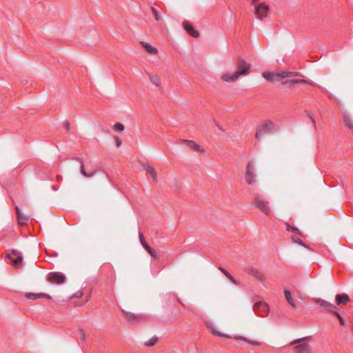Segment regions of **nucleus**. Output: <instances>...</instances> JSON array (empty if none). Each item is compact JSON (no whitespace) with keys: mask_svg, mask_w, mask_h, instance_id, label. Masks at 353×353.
<instances>
[{"mask_svg":"<svg viewBox=\"0 0 353 353\" xmlns=\"http://www.w3.org/2000/svg\"><path fill=\"white\" fill-rule=\"evenodd\" d=\"M250 64L244 60L238 62L237 70L234 72H225L221 75V79L227 83L236 81L241 75H246L250 70Z\"/></svg>","mask_w":353,"mask_h":353,"instance_id":"1","label":"nucleus"},{"mask_svg":"<svg viewBox=\"0 0 353 353\" xmlns=\"http://www.w3.org/2000/svg\"><path fill=\"white\" fill-rule=\"evenodd\" d=\"M298 73L295 72H288V71H281L278 72H263L262 73V76L266 80L270 81L273 83H276L281 81L283 79H285L288 77H294L298 76Z\"/></svg>","mask_w":353,"mask_h":353,"instance_id":"2","label":"nucleus"},{"mask_svg":"<svg viewBox=\"0 0 353 353\" xmlns=\"http://www.w3.org/2000/svg\"><path fill=\"white\" fill-rule=\"evenodd\" d=\"M253 310L257 316L263 318L268 316L270 309L266 303L258 301L253 305Z\"/></svg>","mask_w":353,"mask_h":353,"instance_id":"3","label":"nucleus"},{"mask_svg":"<svg viewBox=\"0 0 353 353\" xmlns=\"http://www.w3.org/2000/svg\"><path fill=\"white\" fill-rule=\"evenodd\" d=\"M245 181L249 185H253L256 181V170L254 164L249 162L245 172Z\"/></svg>","mask_w":353,"mask_h":353,"instance_id":"4","label":"nucleus"},{"mask_svg":"<svg viewBox=\"0 0 353 353\" xmlns=\"http://www.w3.org/2000/svg\"><path fill=\"white\" fill-rule=\"evenodd\" d=\"M269 10V6L265 3H260L254 6V14L257 19L261 20L265 17Z\"/></svg>","mask_w":353,"mask_h":353,"instance_id":"5","label":"nucleus"},{"mask_svg":"<svg viewBox=\"0 0 353 353\" xmlns=\"http://www.w3.org/2000/svg\"><path fill=\"white\" fill-rule=\"evenodd\" d=\"M273 124L272 123H266L261 125L256 132L255 137L259 141H262L264 137L268 134L272 127Z\"/></svg>","mask_w":353,"mask_h":353,"instance_id":"6","label":"nucleus"},{"mask_svg":"<svg viewBox=\"0 0 353 353\" xmlns=\"http://www.w3.org/2000/svg\"><path fill=\"white\" fill-rule=\"evenodd\" d=\"M48 281L52 283L60 285L65 282V276L63 273L59 272H50Z\"/></svg>","mask_w":353,"mask_h":353,"instance_id":"7","label":"nucleus"},{"mask_svg":"<svg viewBox=\"0 0 353 353\" xmlns=\"http://www.w3.org/2000/svg\"><path fill=\"white\" fill-rule=\"evenodd\" d=\"M312 300L316 303L319 304L321 307L325 308L327 311L334 313L336 310V306L334 304L330 303L323 299L319 298H314Z\"/></svg>","mask_w":353,"mask_h":353,"instance_id":"8","label":"nucleus"},{"mask_svg":"<svg viewBox=\"0 0 353 353\" xmlns=\"http://www.w3.org/2000/svg\"><path fill=\"white\" fill-rule=\"evenodd\" d=\"M282 85L288 88H291L296 84L299 83H306L309 84L310 83L304 79H293V77H288L285 79L281 81Z\"/></svg>","mask_w":353,"mask_h":353,"instance_id":"9","label":"nucleus"},{"mask_svg":"<svg viewBox=\"0 0 353 353\" xmlns=\"http://www.w3.org/2000/svg\"><path fill=\"white\" fill-rule=\"evenodd\" d=\"M343 122L346 127L353 130V114L349 112L343 114Z\"/></svg>","mask_w":353,"mask_h":353,"instance_id":"10","label":"nucleus"},{"mask_svg":"<svg viewBox=\"0 0 353 353\" xmlns=\"http://www.w3.org/2000/svg\"><path fill=\"white\" fill-rule=\"evenodd\" d=\"M26 296L29 299H37L40 298H46L48 299H52L51 296L45 293H32L29 292L26 294Z\"/></svg>","mask_w":353,"mask_h":353,"instance_id":"11","label":"nucleus"},{"mask_svg":"<svg viewBox=\"0 0 353 353\" xmlns=\"http://www.w3.org/2000/svg\"><path fill=\"white\" fill-rule=\"evenodd\" d=\"M123 312L125 314L126 319L132 323H137L141 319V315L137 314L131 312L123 310Z\"/></svg>","mask_w":353,"mask_h":353,"instance_id":"12","label":"nucleus"},{"mask_svg":"<svg viewBox=\"0 0 353 353\" xmlns=\"http://www.w3.org/2000/svg\"><path fill=\"white\" fill-rule=\"evenodd\" d=\"M296 353H312L311 348L307 343H301L294 347Z\"/></svg>","mask_w":353,"mask_h":353,"instance_id":"13","label":"nucleus"},{"mask_svg":"<svg viewBox=\"0 0 353 353\" xmlns=\"http://www.w3.org/2000/svg\"><path fill=\"white\" fill-rule=\"evenodd\" d=\"M141 45L142 46V47L144 48V50L150 54H158V50L152 46L150 44L146 43V42H144V41H141L140 42Z\"/></svg>","mask_w":353,"mask_h":353,"instance_id":"14","label":"nucleus"},{"mask_svg":"<svg viewBox=\"0 0 353 353\" xmlns=\"http://www.w3.org/2000/svg\"><path fill=\"white\" fill-rule=\"evenodd\" d=\"M183 26L185 28V30L193 37L196 38L199 37V34L197 31L194 30L193 29V27L190 23H189L188 21H185L183 23Z\"/></svg>","mask_w":353,"mask_h":353,"instance_id":"15","label":"nucleus"},{"mask_svg":"<svg viewBox=\"0 0 353 353\" xmlns=\"http://www.w3.org/2000/svg\"><path fill=\"white\" fill-rule=\"evenodd\" d=\"M183 142L184 143H186L188 146L190 147V148H192L201 153H203L204 152V149L201 148L200 145H199L195 141H192V140H182Z\"/></svg>","mask_w":353,"mask_h":353,"instance_id":"16","label":"nucleus"},{"mask_svg":"<svg viewBox=\"0 0 353 353\" xmlns=\"http://www.w3.org/2000/svg\"><path fill=\"white\" fill-rule=\"evenodd\" d=\"M247 272L250 275L255 276L256 278H257L260 281H263L264 280L263 275L258 270H256V269H255L254 268H252V267L249 268L247 270Z\"/></svg>","mask_w":353,"mask_h":353,"instance_id":"17","label":"nucleus"},{"mask_svg":"<svg viewBox=\"0 0 353 353\" xmlns=\"http://www.w3.org/2000/svg\"><path fill=\"white\" fill-rule=\"evenodd\" d=\"M336 301L338 305L343 304L345 305L350 301V298L346 294H337L336 296Z\"/></svg>","mask_w":353,"mask_h":353,"instance_id":"18","label":"nucleus"},{"mask_svg":"<svg viewBox=\"0 0 353 353\" xmlns=\"http://www.w3.org/2000/svg\"><path fill=\"white\" fill-rule=\"evenodd\" d=\"M12 254L17 256V258L12 260V263L14 266H18L23 260L21 254L17 250H12Z\"/></svg>","mask_w":353,"mask_h":353,"instance_id":"19","label":"nucleus"},{"mask_svg":"<svg viewBox=\"0 0 353 353\" xmlns=\"http://www.w3.org/2000/svg\"><path fill=\"white\" fill-rule=\"evenodd\" d=\"M142 166H143V169L151 175L152 178L154 180L157 179V174L153 168H152L150 165H149L148 164H145V163L142 164Z\"/></svg>","mask_w":353,"mask_h":353,"instance_id":"20","label":"nucleus"},{"mask_svg":"<svg viewBox=\"0 0 353 353\" xmlns=\"http://www.w3.org/2000/svg\"><path fill=\"white\" fill-rule=\"evenodd\" d=\"M256 205L257 208L263 210L265 213L268 214L270 212V208L267 205V204L261 201V200H257L256 201Z\"/></svg>","mask_w":353,"mask_h":353,"instance_id":"21","label":"nucleus"},{"mask_svg":"<svg viewBox=\"0 0 353 353\" xmlns=\"http://www.w3.org/2000/svg\"><path fill=\"white\" fill-rule=\"evenodd\" d=\"M149 78L150 81L157 86H160L161 85V78L158 74H150L149 75Z\"/></svg>","mask_w":353,"mask_h":353,"instance_id":"22","label":"nucleus"},{"mask_svg":"<svg viewBox=\"0 0 353 353\" xmlns=\"http://www.w3.org/2000/svg\"><path fill=\"white\" fill-rule=\"evenodd\" d=\"M285 224H286L287 230L288 231H290L293 233H296L301 237H305L304 234L303 232H300L297 228L290 225L287 222Z\"/></svg>","mask_w":353,"mask_h":353,"instance_id":"23","label":"nucleus"},{"mask_svg":"<svg viewBox=\"0 0 353 353\" xmlns=\"http://www.w3.org/2000/svg\"><path fill=\"white\" fill-rule=\"evenodd\" d=\"M284 295H285V297L286 300L288 301V303L291 306L294 307H295V303H294V300L292 299V297L290 292L287 290H284Z\"/></svg>","mask_w":353,"mask_h":353,"instance_id":"24","label":"nucleus"},{"mask_svg":"<svg viewBox=\"0 0 353 353\" xmlns=\"http://www.w3.org/2000/svg\"><path fill=\"white\" fill-rule=\"evenodd\" d=\"M219 270H221L225 275V276H227L229 279V280L231 282H232L234 284H236V285L237 284L236 280L225 269L220 267V268H219Z\"/></svg>","mask_w":353,"mask_h":353,"instance_id":"25","label":"nucleus"},{"mask_svg":"<svg viewBox=\"0 0 353 353\" xmlns=\"http://www.w3.org/2000/svg\"><path fill=\"white\" fill-rule=\"evenodd\" d=\"M207 327L208 328L209 330H210V332L214 334V335H216V336H223V335L219 332H217L216 330H215V326L213 323H207Z\"/></svg>","mask_w":353,"mask_h":353,"instance_id":"26","label":"nucleus"},{"mask_svg":"<svg viewBox=\"0 0 353 353\" xmlns=\"http://www.w3.org/2000/svg\"><path fill=\"white\" fill-rule=\"evenodd\" d=\"M158 341L157 336H152L150 340L144 343V345L148 347L153 346Z\"/></svg>","mask_w":353,"mask_h":353,"instance_id":"27","label":"nucleus"},{"mask_svg":"<svg viewBox=\"0 0 353 353\" xmlns=\"http://www.w3.org/2000/svg\"><path fill=\"white\" fill-rule=\"evenodd\" d=\"M236 340H242V341H246L248 343L250 344V345H261V343L256 341H252V340H248L244 337H242V336H239V337H236Z\"/></svg>","mask_w":353,"mask_h":353,"instance_id":"28","label":"nucleus"},{"mask_svg":"<svg viewBox=\"0 0 353 353\" xmlns=\"http://www.w3.org/2000/svg\"><path fill=\"white\" fill-rule=\"evenodd\" d=\"M291 240L294 243H298L299 245L304 246L305 248H307V246L304 243V242L302 240H301L300 239H299L296 236H294V235L292 236Z\"/></svg>","mask_w":353,"mask_h":353,"instance_id":"29","label":"nucleus"},{"mask_svg":"<svg viewBox=\"0 0 353 353\" xmlns=\"http://www.w3.org/2000/svg\"><path fill=\"white\" fill-rule=\"evenodd\" d=\"M334 314H335V316L339 319L341 325L345 326L346 325V322L344 320V319L342 317V316L336 310L334 312Z\"/></svg>","mask_w":353,"mask_h":353,"instance_id":"30","label":"nucleus"},{"mask_svg":"<svg viewBox=\"0 0 353 353\" xmlns=\"http://www.w3.org/2000/svg\"><path fill=\"white\" fill-rule=\"evenodd\" d=\"M145 249L149 252L152 256H156V251L150 248L148 243H145Z\"/></svg>","mask_w":353,"mask_h":353,"instance_id":"31","label":"nucleus"},{"mask_svg":"<svg viewBox=\"0 0 353 353\" xmlns=\"http://www.w3.org/2000/svg\"><path fill=\"white\" fill-rule=\"evenodd\" d=\"M77 333H78L79 337L81 338V341L83 343H85V335L84 331L82 329H79L77 330Z\"/></svg>","mask_w":353,"mask_h":353,"instance_id":"32","label":"nucleus"},{"mask_svg":"<svg viewBox=\"0 0 353 353\" xmlns=\"http://www.w3.org/2000/svg\"><path fill=\"white\" fill-rule=\"evenodd\" d=\"M114 128L117 130L123 131L125 130V126L122 123H117L114 124Z\"/></svg>","mask_w":353,"mask_h":353,"instance_id":"33","label":"nucleus"},{"mask_svg":"<svg viewBox=\"0 0 353 353\" xmlns=\"http://www.w3.org/2000/svg\"><path fill=\"white\" fill-rule=\"evenodd\" d=\"M16 212H17L18 220L29 219V217L23 216V214L22 213H21V212L19 211L18 208H16Z\"/></svg>","mask_w":353,"mask_h":353,"instance_id":"34","label":"nucleus"},{"mask_svg":"<svg viewBox=\"0 0 353 353\" xmlns=\"http://www.w3.org/2000/svg\"><path fill=\"white\" fill-rule=\"evenodd\" d=\"M151 10H152V13L154 14V17L155 19L157 21L161 20V17L158 14L157 11L154 8H151Z\"/></svg>","mask_w":353,"mask_h":353,"instance_id":"35","label":"nucleus"},{"mask_svg":"<svg viewBox=\"0 0 353 353\" xmlns=\"http://www.w3.org/2000/svg\"><path fill=\"white\" fill-rule=\"evenodd\" d=\"M139 239H140L141 243L145 248V243H147V242L145 241L143 234L140 232H139Z\"/></svg>","mask_w":353,"mask_h":353,"instance_id":"36","label":"nucleus"},{"mask_svg":"<svg viewBox=\"0 0 353 353\" xmlns=\"http://www.w3.org/2000/svg\"><path fill=\"white\" fill-rule=\"evenodd\" d=\"M114 141L116 142L117 146V147H120L121 145V143H122V141H121V139L119 137H117V136H115L114 137Z\"/></svg>","mask_w":353,"mask_h":353,"instance_id":"37","label":"nucleus"},{"mask_svg":"<svg viewBox=\"0 0 353 353\" xmlns=\"http://www.w3.org/2000/svg\"><path fill=\"white\" fill-rule=\"evenodd\" d=\"M81 173L85 176L86 177L87 176V174L88 172H85V169H84V167H83V165L81 164Z\"/></svg>","mask_w":353,"mask_h":353,"instance_id":"38","label":"nucleus"},{"mask_svg":"<svg viewBox=\"0 0 353 353\" xmlns=\"http://www.w3.org/2000/svg\"><path fill=\"white\" fill-rule=\"evenodd\" d=\"M82 296V292H76L74 295H73V297H77V298H79Z\"/></svg>","mask_w":353,"mask_h":353,"instance_id":"39","label":"nucleus"},{"mask_svg":"<svg viewBox=\"0 0 353 353\" xmlns=\"http://www.w3.org/2000/svg\"><path fill=\"white\" fill-rule=\"evenodd\" d=\"M305 339V338H302V339H299L295 340V341L292 343V344H295V343H299V342H301V341H303Z\"/></svg>","mask_w":353,"mask_h":353,"instance_id":"40","label":"nucleus"},{"mask_svg":"<svg viewBox=\"0 0 353 353\" xmlns=\"http://www.w3.org/2000/svg\"><path fill=\"white\" fill-rule=\"evenodd\" d=\"M94 172H88L86 177H92L94 175Z\"/></svg>","mask_w":353,"mask_h":353,"instance_id":"41","label":"nucleus"},{"mask_svg":"<svg viewBox=\"0 0 353 353\" xmlns=\"http://www.w3.org/2000/svg\"><path fill=\"white\" fill-rule=\"evenodd\" d=\"M19 225L20 226H22V225H26L27 222H23V221H21V222H18Z\"/></svg>","mask_w":353,"mask_h":353,"instance_id":"42","label":"nucleus"},{"mask_svg":"<svg viewBox=\"0 0 353 353\" xmlns=\"http://www.w3.org/2000/svg\"><path fill=\"white\" fill-rule=\"evenodd\" d=\"M65 128H66V130H69L70 127H69V123H66L65 124Z\"/></svg>","mask_w":353,"mask_h":353,"instance_id":"43","label":"nucleus"},{"mask_svg":"<svg viewBox=\"0 0 353 353\" xmlns=\"http://www.w3.org/2000/svg\"><path fill=\"white\" fill-rule=\"evenodd\" d=\"M6 257L8 258V259H11V254H8L6 255Z\"/></svg>","mask_w":353,"mask_h":353,"instance_id":"44","label":"nucleus"},{"mask_svg":"<svg viewBox=\"0 0 353 353\" xmlns=\"http://www.w3.org/2000/svg\"><path fill=\"white\" fill-rule=\"evenodd\" d=\"M62 179L61 176H57V180H61Z\"/></svg>","mask_w":353,"mask_h":353,"instance_id":"45","label":"nucleus"},{"mask_svg":"<svg viewBox=\"0 0 353 353\" xmlns=\"http://www.w3.org/2000/svg\"><path fill=\"white\" fill-rule=\"evenodd\" d=\"M259 0H252V3H256L257 1H259Z\"/></svg>","mask_w":353,"mask_h":353,"instance_id":"46","label":"nucleus"}]
</instances>
